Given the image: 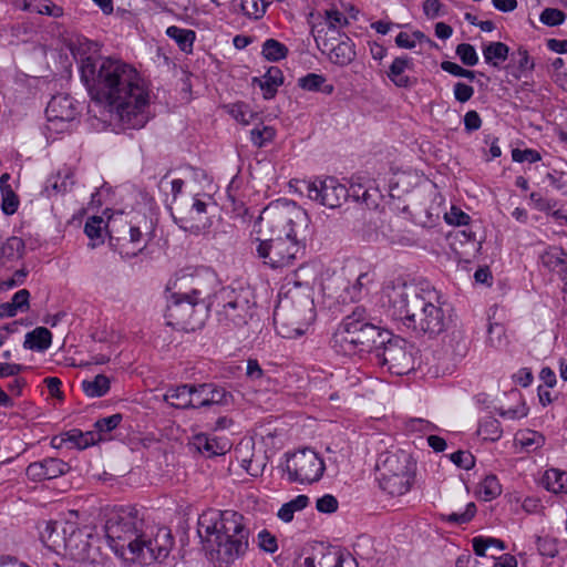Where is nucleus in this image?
<instances>
[{
  "instance_id": "nucleus-41",
  "label": "nucleus",
  "mask_w": 567,
  "mask_h": 567,
  "mask_svg": "<svg viewBox=\"0 0 567 567\" xmlns=\"http://www.w3.org/2000/svg\"><path fill=\"white\" fill-rule=\"evenodd\" d=\"M349 23L348 18L338 9H329L324 12L323 22H318L324 28V32L331 37L339 35L340 30ZM317 22H312V25Z\"/></svg>"
},
{
  "instance_id": "nucleus-21",
  "label": "nucleus",
  "mask_w": 567,
  "mask_h": 567,
  "mask_svg": "<svg viewBox=\"0 0 567 567\" xmlns=\"http://www.w3.org/2000/svg\"><path fill=\"white\" fill-rule=\"evenodd\" d=\"M25 244L22 238L12 236L0 245V270H13L23 264Z\"/></svg>"
},
{
  "instance_id": "nucleus-44",
  "label": "nucleus",
  "mask_w": 567,
  "mask_h": 567,
  "mask_svg": "<svg viewBox=\"0 0 567 567\" xmlns=\"http://www.w3.org/2000/svg\"><path fill=\"white\" fill-rule=\"evenodd\" d=\"M482 51L487 64L499 66L507 60L509 48L503 42H489L483 47Z\"/></svg>"
},
{
  "instance_id": "nucleus-34",
  "label": "nucleus",
  "mask_w": 567,
  "mask_h": 567,
  "mask_svg": "<svg viewBox=\"0 0 567 567\" xmlns=\"http://www.w3.org/2000/svg\"><path fill=\"white\" fill-rule=\"evenodd\" d=\"M10 175L4 173L0 176L1 208L6 215H13L19 208V198L9 184Z\"/></svg>"
},
{
  "instance_id": "nucleus-59",
  "label": "nucleus",
  "mask_w": 567,
  "mask_h": 567,
  "mask_svg": "<svg viewBox=\"0 0 567 567\" xmlns=\"http://www.w3.org/2000/svg\"><path fill=\"white\" fill-rule=\"evenodd\" d=\"M470 219V215L456 206H452L450 210L444 214V220L452 226H466Z\"/></svg>"
},
{
  "instance_id": "nucleus-51",
  "label": "nucleus",
  "mask_w": 567,
  "mask_h": 567,
  "mask_svg": "<svg viewBox=\"0 0 567 567\" xmlns=\"http://www.w3.org/2000/svg\"><path fill=\"white\" fill-rule=\"evenodd\" d=\"M227 112L236 122L243 125L250 124L256 115L250 106L244 102H236L227 105Z\"/></svg>"
},
{
  "instance_id": "nucleus-58",
  "label": "nucleus",
  "mask_w": 567,
  "mask_h": 567,
  "mask_svg": "<svg viewBox=\"0 0 567 567\" xmlns=\"http://www.w3.org/2000/svg\"><path fill=\"white\" fill-rule=\"evenodd\" d=\"M456 54L460 60L467 66H474L478 62V55L475 48L468 43L458 44Z\"/></svg>"
},
{
  "instance_id": "nucleus-17",
  "label": "nucleus",
  "mask_w": 567,
  "mask_h": 567,
  "mask_svg": "<svg viewBox=\"0 0 567 567\" xmlns=\"http://www.w3.org/2000/svg\"><path fill=\"white\" fill-rule=\"evenodd\" d=\"M342 275L349 281L344 288V299L349 298L351 301L360 300L368 290V286L373 281V275L363 270L362 264L357 260H349L342 268Z\"/></svg>"
},
{
  "instance_id": "nucleus-3",
  "label": "nucleus",
  "mask_w": 567,
  "mask_h": 567,
  "mask_svg": "<svg viewBox=\"0 0 567 567\" xmlns=\"http://www.w3.org/2000/svg\"><path fill=\"white\" fill-rule=\"evenodd\" d=\"M105 537L117 557L142 565L165 559L174 546L169 528L145 524L137 511L130 507L110 513L105 523Z\"/></svg>"
},
{
  "instance_id": "nucleus-4",
  "label": "nucleus",
  "mask_w": 567,
  "mask_h": 567,
  "mask_svg": "<svg viewBox=\"0 0 567 567\" xmlns=\"http://www.w3.org/2000/svg\"><path fill=\"white\" fill-rule=\"evenodd\" d=\"M197 535L214 567H233L249 549L248 519L237 511H204L197 519Z\"/></svg>"
},
{
  "instance_id": "nucleus-47",
  "label": "nucleus",
  "mask_w": 567,
  "mask_h": 567,
  "mask_svg": "<svg viewBox=\"0 0 567 567\" xmlns=\"http://www.w3.org/2000/svg\"><path fill=\"white\" fill-rule=\"evenodd\" d=\"M298 86L305 91L318 92L321 91L326 94L333 92V85L326 83V78L317 73H308L305 76L299 78Z\"/></svg>"
},
{
  "instance_id": "nucleus-50",
  "label": "nucleus",
  "mask_w": 567,
  "mask_h": 567,
  "mask_svg": "<svg viewBox=\"0 0 567 567\" xmlns=\"http://www.w3.org/2000/svg\"><path fill=\"white\" fill-rule=\"evenodd\" d=\"M430 42L427 37L420 30L411 32L402 31L395 37V44L401 49L412 50L417 44Z\"/></svg>"
},
{
  "instance_id": "nucleus-32",
  "label": "nucleus",
  "mask_w": 567,
  "mask_h": 567,
  "mask_svg": "<svg viewBox=\"0 0 567 567\" xmlns=\"http://www.w3.org/2000/svg\"><path fill=\"white\" fill-rule=\"evenodd\" d=\"M476 434L485 442H496L503 435L501 422L493 415L481 416L477 421Z\"/></svg>"
},
{
  "instance_id": "nucleus-29",
  "label": "nucleus",
  "mask_w": 567,
  "mask_h": 567,
  "mask_svg": "<svg viewBox=\"0 0 567 567\" xmlns=\"http://www.w3.org/2000/svg\"><path fill=\"white\" fill-rule=\"evenodd\" d=\"M30 306V292L27 289L18 290L10 301L0 305V318H12L18 313L28 311Z\"/></svg>"
},
{
  "instance_id": "nucleus-56",
  "label": "nucleus",
  "mask_w": 567,
  "mask_h": 567,
  "mask_svg": "<svg viewBox=\"0 0 567 567\" xmlns=\"http://www.w3.org/2000/svg\"><path fill=\"white\" fill-rule=\"evenodd\" d=\"M566 20L564 11L556 8H546L539 16V21L547 27L561 25Z\"/></svg>"
},
{
  "instance_id": "nucleus-8",
  "label": "nucleus",
  "mask_w": 567,
  "mask_h": 567,
  "mask_svg": "<svg viewBox=\"0 0 567 567\" xmlns=\"http://www.w3.org/2000/svg\"><path fill=\"white\" fill-rule=\"evenodd\" d=\"M380 329L368 322L364 310L357 308L342 319L332 336V347L344 355L369 352L381 338Z\"/></svg>"
},
{
  "instance_id": "nucleus-25",
  "label": "nucleus",
  "mask_w": 567,
  "mask_h": 567,
  "mask_svg": "<svg viewBox=\"0 0 567 567\" xmlns=\"http://www.w3.org/2000/svg\"><path fill=\"white\" fill-rule=\"evenodd\" d=\"M305 567H358L355 559L348 553L332 550L323 554L318 563L313 558L307 557L303 561Z\"/></svg>"
},
{
  "instance_id": "nucleus-37",
  "label": "nucleus",
  "mask_w": 567,
  "mask_h": 567,
  "mask_svg": "<svg viewBox=\"0 0 567 567\" xmlns=\"http://www.w3.org/2000/svg\"><path fill=\"white\" fill-rule=\"evenodd\" d=\"M28 275L29 270L24 265H21L13 270H0V293L22 286L25 282Z\"/></svg>"
},
{
  "instance_id": "nucleus-40",
  "label": "nucleus",
  "mask_w": 567,
  "mask_h": 567,
  "mask_svg": "<svg viewBox=\"0 0 567 567\" xmlns=\"http://www.w3.org/2000/svg\"><path fill=\"white\" fill-rule=\"evenodd\" d=\"M81 388L86 396L101 398L110 391L111 381L109 377L97 374L94 378L83 380Z\"/></svg>"
},
{
  "instance_id": "nucleus-64",
  "label": "nucleus",
  "mask_w": 567,
  "mask_h": 567,
  "mask_svg": "<svg viewBox=\"0 0 567 567\" xmlns=\"http://www.w3.org/2000/svg\"><path fill=\"white\" fill-rule=\"evenodd\" d=\"M547 181L551 187L563 193H567V174L554 169L547 174Z\"/></svg>"
},
{
  "instance_id": "nucleus-7",
  "label": "nucleus",
  "mask_w": 567,
  "mask_h": 567,
  "mask_svg": "<svg viewBox=\"0 0 567 567\" xmlns=\"http://www.w3.org/2000/svg\"><path fill=\"white\" fill-rule=\"evenodd\" d=\"M179 278L171 279L167 282L166 290L169 292L167 297V309L165 318L167 324L194 330L202 324L203 319L196 318L198 308L206 309L207 301L210 299L208 289L202 287L198 278H192V288L189 291L178 292L174 291L177 288Z\"/></svg>"
},
{
  "instance_id": "nucleus-12",
  "label": "nucleus",
  "mask_w": 567,
  "mask_h": 567,
  "mask_svg": "<svg viewBox=\"0 0 567 567\" xmlns=\"http://www.w3.org/2000/svg\"><path fill=\"white\" fill-rule=\"evenodd\" d=\"M324 470V461L311 449H301L285 454L284 472L290 482L316 483L321 480Z\"/></svg>"
},
{
  "instance_id": "nucleus-55",
  "label": "nucleus",
  "mask_w": 567,
  "mask_h": 567,
  "mask_svg": "<svg viewBox=\"0 0 567 567\" xmlns=\"http://www.w3.org/2000/svg\"><path fill=\"white\" fill-rule=\"evenodd\" d=\"M497 413L505 420H520L528 414V408L526 403L519 396L517 403L508 409L499 408Z\"/></svg>"
},
{
  "instance_id": "nucleus-9",
  "label": "nucleus",
  "mask_w": 567,
  "mask_h": 567,
  "mask_svg": "<svg viewBox=\"0 0 567 567\" xmlns=\"http://www.w3.org/2000/svg\"><path fill=\"white\" fill-rule=\"evenodd\" d=\"M78 512H68L62 529L64 534H69L62 550L64 557L78 567H114L113 561L101 553L97 536L78 528Z\"/></svg>"
},
{
  "instance_id": "nucleus-46",
  "label": "nucleus",
  "mask_w": 567,
  "mask_h": 567,
  "mask_svg": "<svg viewBox=\"0 0 567 567\" xmlns=\"http://www.w3.org/2000/svg\"><path fill=\"white\" fill-rule=\"evenodd\" d=\"M164 399L172 406L178 409L189 408L192 403V385L184 384L176 388H172L167 390L164 395Z\"/></svg>"
},
{
  "instance_id": "nucleus-2",
  "label": "nucleus",
  "mask_w": 567,
  "mask_h": 567,
  "mask_svg": "<svg viewBox=\"0 0 567 567\" xmlns=\"http://www.w3.org/2000/svg\"><path fill=\"white\" fill-rule=\"evenodd\" d=\"M311 236V218L306 209L279 198L268 204L254 224L250 250L265 267L282 270L303 257Z\"/></svg>"
},
{
  "instance_id": "nucleus-30",
  "label": "nucleus",
  "mask_w": 567,
  "mask_h": 567,
  "mask_svg": "<svg viewBox=\"0 0 567 567\" xmlns=\"http://www.w3.org/2000/svg\"><path fill=\"white\" fill-rule=\"evenodd\" d=\"M542 265L553 272L567 271V252L560 247H549L540 256Z\"/></svg>"
},
{
  "instance_id": "nucleus-23",
  "label": "nucleus",
  "mask_w": 567,
  "mask_h": 567,
  "mask_svg": "<svg viewBox=\"0 0 567 567\" xmlns=\"http://www.w3.org/2000/svg\"><path fill=\"white\" fill-rule=\"evenodd\" d=\"M74 183L73 172L70 167H63L52 174L45 181L43 194L47 197L63 195L69 192Z\"/></svg>"
},
{
  "instance_id": "nucleus-24",
  "label": "nucleus",
  "mask_w": 567,
  "mask_h": 567,
  "mask_svg": "<svg viewBox=\"0 0 567 567\" xmlns=\"http://www.w3.org/2000/svg\"><path fill=\"white\" fill-rule=\"evenodd\" d=\"M225 391L213 384L192 385V403L189 408H200L224 402Z\"/></svg>"
},
{
  "instance_id": "nucleus-19",
  "label": "nucleus",
  "mask_w": 567,
  "mask_h": 567,
  "mask_svg": "<svg viewBox=\"0 0 567 567\" xmlns=\"http://www.w3.org/2000/svg\"><path fill=\"white\" fill-rule=\"evenodd\" d=\"M68 513L63 514L60 520L43 522L39 525V535L42 544L50 550L62 554V550L68 542L69 534L62 530L65 526Z\"/></svg>"
},
{
  "instance_id": "nucleus-10",
  "label": "nucleus",
  "mask_w": 567,
  "mask_h": 567,
  "mask_svg": "<svg viewBox=\"0 0 567 567\" xmlns=\"http://www.w3.org/2000/svg\"><path fill=\"white\" fill-rule=\"evenodd\" d=\"M379 484L389 496L399 497L410 492L416 473V463L405 451L386 455L380 470Z\"/></svg>"
},
{
  "instance_id": "nucleus-15",
  "label": "nucleus",
  "mask_w": 567,
  "mask_h": 567,
  "mask_svg": "<svg viewBox=\"0 0 567 567\" xmlns=\"http://www.w3.org/2000/svg\"><path fill=\"white\" fill-rule=\"evenodd\" d=\"M311 33L318 49L328 55L331 63L346 66L354 60L357 54L355 45L349 37L339 34L338 38L336 35L329 38L321 24H313Z\"/></svg>"
},
{
  "instance_id": "nucleus-5",
  "label": "nucleus",
  "mask_w": 567,
  "mask_h": 567,
  "mask_svg": "<svg viewBox=\"0 0 567 567\" xmlns=\"http://www.w3.org/2000/svg\"><path fill=\"white\" fill-rule=\"evenodd\" d=\"M316 319L312 289L308 284L288 281L274 311L277 333L286 339L303 336Z\"/></svg>"
},
{
  "instance_id": "nucleus-42",
  "label": "nucleus",
  "mask_w": 567,
  "mask_h": 567,
  "mask_svg": "<svg viewBox=\"0 0 567 567\" xmlns=\"http://www.w3.org/2000/svg\"><path fill=\"white\" fill-rule=\"evenodd\" d=\"M277 135V130L272 125L259 123L255 125L249 133L251 144L262 148L271 144Z\"/></svg>"
},
{
  "instance_id": "nucleus-20",
  "label": "nucleus",
  "mask_w": 567,
  "mask_h": 567,
  "mask_svg": "<svg viewBox=\"0 0 567 567\" xmlns=\"http://www.w3.org/2000/svg\"><path fill=\"white\" fill-rule=\"evenodd\" d=\"M189 445L206 457H213L226 454L231 444L225 436L208 435L197 433L192 436Z\"/></svg>"
},
{
  "instance_id": "nucleus-31",
  "label": "nucleus",
  "mask_w": 567,
  "mask_h": 567,
  "mask_svg": "<svg viewBox=\"0 0 567 567\" xmlns=\"http://www.w3.org/2000/svg\"><path fill=\"white\" fill-rule=\"evenodd\" d=\"M52 343V333L44 327H37L32 331L28 332L24 337L23 347L25 349L44 352Z\"/></svg>"
},
{
  "instance_id": "nucleus-33",
  "label": "nucleus",
  "mask_w": 567,
  "mask_h": 567,
  "mask_svg": "<svg viewBox=\"0 0 567 567\" xmlns=\"http://www.w3.org/2000/svg\"><path fill=\"white\" fill-rule=\"evenodd\" d=\"M503 492V486L495 474L485 475L477 484L475 494L484 501L491 502L496 499Z\"/></svg>"
},
{
  "instance_id": "nucleus-28",
  "label": "nucleus",
  "mask_w": 567,
  "mask_h": 567,
  "mask_svg": "<svg viewBox=\"0 0 567 567\" xmlns=\"http://www.w3.org/2000/svg\"><path fill=\"white\" fill-rule=\"evenodd\" d=\"M545 444V437L534 430H519L514 436V446L516 452L530 453L540 449Z\"/></svg>"
},
{
  "instance_id": "nucleus-49",
  "label": "nucleus",
  "mask_w": 567,
  "mask_h": 567,
  "mask_svg": "<svg viewBox=\"0 0 567 567\" xmlns=\"http://www.w3.org/2000/svg\"><path fill=\"white\" fill-rule=\"evenodd\" d=\"M288 52V48L276 39H267L261 45L262 56L271 62L286 59Z\"/></svg>"
},
{
  "instance_id": "nucleus-53",
  "label": "nucleus",
  "mask_w": 567,
  "mask_h": 567,
  "mask_svg": "<svg viewBox=\"0 0 567 567\" xmlns=\"http://www.w3.org/2000/svg\"><path fill=\"white\" fill-rule=\"evenodd\" d=\"M536 547L543 557L554 558L558 554L557 539L551 536H538L536 539Z\"/></svg>"
},
{
  "instance_id": "nucleus-1",
  "label": "nucleus",
  "mask_w": 567,
  "mask_h": 567,
  "mask_svg": "<svg viewBox=\"0 0 567 567\" xmlns=\"http://www.w3.org/2000/svg\"><path fill=\"white\" fill-rule=\"evenodd\" d=\"M80 75L92 100L110 106L123 128L138 130L151 118L148 90L130 64L97 54V44L85 40L75 53Z\"/></svg>"
},
{
  "instance_id": "nucleus-35",
  "label": "nucleus",
  "mask_w": 567,
  "mask_h": 567,
  "mask_svg": "<svg viewBox=\"0 0 567 567\" xmlns=\"http://www.w3.org/2000/svg\"><path fill=\"white\" fill-rule=\"evenodd\" d=\"M165 34L175 41L181 51L185 53H190L193 51L194 42L196 40L195 31L171 25L166 29Z\"/></svg>"
},
{
  "instance_id": "nucleus-13",
  "label": "nucleus",
  "mask_w": 567,
  "mask_h": 567,
  "mask_svg": "<svg viewBox=\"0 0 567 567\" xmlns=\"http://www.w3.org/2000/svg\"><path fill=\"white\" fill-rule=\"evenodd\" d=\"M79 104L69 95L53 96L45 110L47 122L43 133L48 141L56 140L61 134L69 132L79 115Z\"/></svg>"
},
{
  "instance_id": "nucleus-60",
  "label": "nucleus",
  "mask_w": 567,
  "mask_h": 567,
  "mask_svg": "<svg viewBox=\"0 0 567 567\" xmlns=\"http://www.w3.org/2000/svg\"><path fill=\"white\" fill-rule=\"evenodd\" d=\"M512 159L516 163H536L542 159V155L538 151L533 148H514L512 151Z\"/></svg>"
},
{
  "instance_id": "nucleus-43",
  "label": "nucleus",
  "mask_w": 567,
  "mask_h": 567,
  "mask_svg": "<svg viewBox=\"0 0 567 567\" xmlns=\"http://www.w3.org/2000/svg\"><path fill=\"white\" fill-rule=\"evenodd\" d=\"M473 551L478 557H487L489 549L503 551L506 549V545L502 539L478 535L472 538Z\"/></svg>"
},
{
  "instance_id": "nucleus-54",
  "label": "nucleus",
  "mask_w": 567,
  "mask_h": 567,
  "mask_svg": "<svg viewBox=\"0 0 567 567\" xmlns=\"http://www.w3.org/2000/svg\"><path fill=\"white\" fill-rule=\"evenodd\" d=\"M122 421V415L116 413L103 419H100L95 422L93 432L99 433L101 435V441L105 439V435L112 432L114 429L118 426Z\"/></svg>"
},
{
  "instance_id": "nucleus-45",
  "label": "nucleus",
  "mask_w": 567,
  "mask_h": 567,
  "mask_svg": "<svg viewBox=\"0 0 567 567\" xmlns=\"http://www.w3.org/2000/svg\"><path fill=\"white\" fill-rule=\"evenodd\" d=\"M309 504V497L307 495H297L291 501L281 505L277 512V517L284 523L292 522L295 514L305 509Z\"/></svg>"
},
{
  "instance_id": "nucleus-11",
  "label": "nucleus",
  "mask_w": 567,
  "mask_h": 567,
  "mask_svg": "<svg viewBox=\"0 0 567 567\" xmlns=\"http://www.w3.org/2000/svg\"><path fill=\"white\" fill-rule=\"evenodd\" d=\"M252 293L249 289L220 288L208 301L207 308H215L219 321L235 326L246 324L252 317Z\"/></svg>"
},
{
  "instance_id": "nucleus-38",
  "label": "nucleus",
  "mask_w": 567,
  "mask_h": 567,
  "mask_svg": "<svg viewBox=\"0 0 567 567\" xmlns=\"http://www.w3.org/2000/svg\"><path fill=\"white\" fill-rule=\"evenodd\" d=\"M545 488L551 493L567 494V472L559 468H548L543 476Z\"/></svg>"
},
{
  "instance_id": "nucleus-6",
  "label": "nucleus",
  "mask_w": 567,
  "mask_h": 567,
  "mask_svg": "<svg viewBox=\"0 0 567 567\" xmlns=\"http://www.w3.org/2000/svg\"><path fill=\"white\" fill-rule=\"evenodd\" d=\"M421 315L409 312L406 307V295L403 287H399L392 293L394 301V320L406 329L429 334L443 332L449 322L446 302L443 295L429 282H421Z\"/></svg>"
},
{
  "instance_id": "nucleus-16",
  "label": "nucleus",
  "mask_w": 567,
  "mask_h": 567,
  "mask_svg": "<svg viewBox=\"0 0 567 567\" xmlns=\"http://www.w3.org/2000/svg\"><path fill=\"white\" fill-rule=\"evenodd\" d=\"M382 364L396 375H403L414 369L412 352L404 340H390L382 353Z\"/></svg>"
},
{
  "instance_id": "nucleus-52",
  "label": "nucleus",
  "mask_w": 567,
  "mask_h": 567,
  "mask_svg": "<svg viewBox=\"0 0 567 567\" xmlns=\"http://www.w3.org/2000/svg\"><path fill=\"white\" fill-rule=\"evenodd\" d=\"M269 6L267 0H241L243 13L254 20L261 19Z\"/></svg>"
},
{
  "instance_id": "nucleus-22",
  "label": "nucleus",
  "mask_w": 567,
  "mask_h": 567,
  "mask_svg": "<svg viewBox=\"0 0 567 567\" xmlns=\"http://www.w3.org/2000/svg\"><path fill=\"white\" fill-rule=\"evenodd\" d=\"M65 471L66 464L63 461L50 457L31 463L27 467V476L34 482H40L55 478L64 474Z\"/></svg>"
},
{
  "instance_id": "nucleus-57",
  "label": "nucleus",
  "mask_w": 567,
  "mask_h": 567,
  "mask_svg": "<svg viewBox=\"0 0 567 567\" xmlns=\"http://www.w3.org/2000/svg\"><path fill=\"white\" fill-rule=\"evenodd\" d=\"M257 545L262 551L268 554H274L278 550L276 536L267 529H261L257 534Z\"/></svg>"
},
{
  "instance_id": "nucleus-18",
  "label": "nucleus",
  "mask_w": 567,
  "mask_h": 567,
  "mask_svg": "<svg viewBox=\"0 0 567 567\" xmlns=\"http://www.w3.org/2000/svg\"><path fill=\"white\" fill-rule=\"evenodd\" d=\"M399 287L404 288V292L406 295V307H404L409 312H414L416 315H421V308L416 305H420L421 300V282L415 286H408L405 282L399 280L386 284L382 289V301L383 305L388 307V315L394 320V301L392 299V293Z\"/></svg>"
},
{
  "instance_id": "nucleus-48",
  "label": "nucleus",
  "mask_w": 567,
  "mask_h": 567,
  "mask_svg": "<svg viewBox=\"0 0 567 567\" xmlns=\"http://www.w3.org/2000/svg\"><path fill=\"white\" fill-rule=\"evenodd\" d=\"M106 227L107 224L101 216H92L86 220L84 233L92 240L93 247L103 243Z\"/></svg>"
},
{
  "instance_id": "nucleus-39",
  "label": "nucleus",
  "mask_w": 567,
  "mask_h": 567,
  "mask_svg": "<svg viewBox=\"0 0 567 567\" xmlns=\"http://www.w3.org/2000/svg\"><path fill=\"white\" fill-rule=\"evenodd\" d=\"M476 513V504L474 502H468L464 508L451 513H441L439 517L440 520L445 524L460 526L470 523L475 517Z\"/></svg>"
},
{
  "instance_id": "nucleus-14",
  "label": "nucleus",
  "mask_w": 567,
  "mask_h": 567,
  "mask_svg": "<svg viewBox=\"0 0 567 567\" xmlns=\"http://www.w3.org/2000/svg\"><path fill=\"white\" fill-rule=\"evenodd\" d=\"M300 184L310 200L329 209L340 207L349 197L347 185L333 176L301 181Z\"/></svg>"
},
{
  "instance_id": "nucleus-63",
  "label": "nucleus",
  "mask_w": 567,
  "mask_h": 567,
  "mask_svg": "<svg viewBox=\"0 0 567 567\" xmlns=\"http://www.w3.org/2000/svg\"><path fill=\"white\" fill-rule=\"evenodd\" d=\"M435 429V425L432 424L430 421L421 419V417H413L409 419L405 422V430L408 432H419V433H427Z\"/></svg>"
},
{
  "instance_id": "nucleus-61",
  "label": "nucleus",
  "mask_w": 567,
  "mask_h": 567,
  "mask_svg": "<svg viewBox=\"0 0 567 567\" xmlns=\"http://www.w3.org/2000/svg\"><path fill=\"white\" fill-rule=\"evenodd\" d=\"M316 508L322 514L336 513L339 508L338 499L331 494H324L316 502Z\"/></svg>"
},
{
  "instance_id": "nucleus-36",
  "label": "nucleus",
  "mask_w": 567,
  "mask_h": 567,
  "mask_svg": "<svg viewBox=\"0 0 567 567\" xmlns=\"http://www.w3.org/2000/svg\"><path fill=\"white\" fill-rule=\"evenodd\" d=\"M63 442L75 449H87L101 441V435L93 431L82 432L80 430H71L65 433Z\"/></svg>"
},
{
  "instance_id": "nucleus-62",
  "label": "nucleus",
  "mask_w": 567,
  "mask_h": 567,
  "mask_svg": "<svg viewBox=\"0 0 567 567\" xmlns=\"http://www.w3.org/2000/svg\"><path fill=\"white\" fill-rule=\"evenodd\" d=\"M130 241H131V244H133L134 250L131 252L130 251L125 252V256L128 258L136 256L137 252H141L146 246V241L143 238V233L140 227H136V226L130 227Z\"/></svg>"
},
{
  "instance_id": "nucleus-26",
  "label": "nucleus",
  "mask_w": 567,
  "mask_h": 567,
  "mask_svg": "<svg viewBox=\"0 0 567 567\" xmlns=\"http://www.w3.org/2000/svg\"><path fill=\"white\" fill-rule=\"evenodd\" d=\"M254 83L258 84L265 100H271L284 84L282 71L278 66H270L261 78H254Z\"/></svg>"
},
{
  "instance_id": "nucleus-27",
  "label": "nucleus",
  "mask_w": 567,
  "mask_h": 567,
  "mask_svg": "<svg viewBox=\"0 0 567 567\" xmlns=\"http://www.w3.org/2000/svg\"><path fill=\"white\" fill-rule=\"evenodd\" d=\"M413 66L412 59L409 56H396L389 66L388 78L398 87H408L411 85V79L406 74Z\"/></svg>"
}]
</instances>
